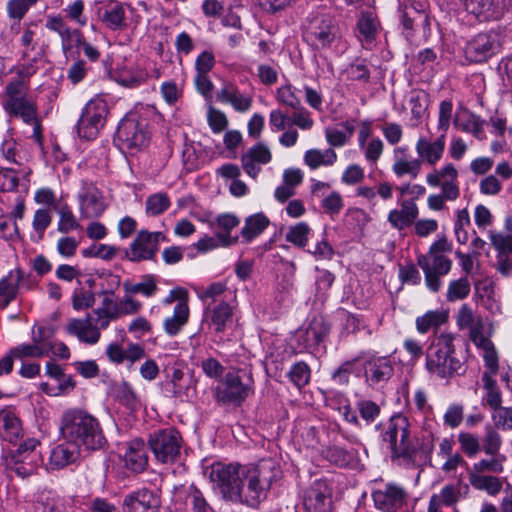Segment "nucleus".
Segmentation results:
<instances>
[{
    "label": "nucleus",
    "mask_w": 512,
    "mask_h": 512,
    "mask_svg": "<svg viewBox=\"0 0 512 512\" xmlns=\"http://www.w3.org/2000/svg\"><path fill=\"white\" fill-rule=\"evenodd\" d=\"M268 493L272 484L282 477L280 465L273 459H263L254 467L246 468Z\"/></svg>",
    "instance_id": "nucleus-26"
},
{
    "label": "nucleus",
    "mask_w": 512,
    "mask_h": 512,
    "mask_svg": "<svg viewBox=\"0 0 512 512\" xmlns=\"http://www.w3.org/2000/svg\"><path fill=\"white\" fill-rule=\"evenodd\" d=\"M288 376L296 387L302 388L309 383L310 368L305 362H297L291 367Z\"/></svg>",
    "instance_id": "nucleus-58"
},
{
    "label": "nucleus",
    "mask_w": 512,
    "mask_h": 512,
    "mask_svg": "<svg viewBox=\"0 0 512 512\" xmlns=\"http://www.w3.org/2000/svg\"><path fill=\"white\" fill-rule=\"evenodd\" d=\"M505 461L506 456L503 454H496V456H491L489 459H481L473 464V471L470 474H482L485 472L500 474L504 470Z\"/></svg>",
    "instance_id": "nucleus-45"
},
{
    "label": "nucleus",
    "mask_w": 512,
    "mask_h": 512,
    "mask_svg": "<svg viewBox=\"0 0 512 512\" xmlns=\"http://www.w3.org/2000/svg\"><path fill=\"white\" fill-rule=\"evenodd\" d=\"M217 101L230 104L237 112H247L251 106L253 99L250 95L240 92L238 87L231 82H225L222 88L217 92Z\"/></svg>",
    "instance_id": "nucleus-25"
},
{
    "label": "nucleus",
    "mask_w": 512,
    "mask_h": 512,
    "mask_svg": "<svg viewBox=\"0 0 512 512\" xmlns=\"http://www.w3.org/2000/svg\"><path fill=\"white\" fill-rule=\"evenodd\" d=\"M272 159V154L269 148L259 142L248 149L246 153L241 156V164L244 171L252 178H256L261 171L259 165L268 164Z\"/></svg>",
    "instance_id": "nucleus-23"
},
{
    "label": "nucleus",
    "mask_w": 512,
    "mask_h": 512,
    "mask_svg": "<svg viewBox=\"0 0 512 512\" xmlns=\"http://www.w3.org/2000/svg\"><path fill=\"white\" fill-rule=\"evenodd\" d=\"M400 17H410L425 25L429 24L425 5L415 0H405L399 7Z\"/></svg>",
    "instance_id": "nucleus-44"
},
{
    "label": "nucleus",
    "mask_w": 512,
    "mask_h": 512,
    "mask_svg": "<svg viewBox=\"0 0 512 512\" xmlns=\"http://www.w3.org/2000/svg\"><path fill=\"white\" fill-rule=\"evenodd\" d=\"M125 20V11L124 8L116 4L110 9H107L103 14V22L110 29H118L123 26Z\"/></svg>",
    "instance_id": "nucleus-63"
},
{
    "label": "nucleus",
    "mask_w": 512,
    "mask_h": 512,
    "mask_svg": "<svg viewBox=\"0 0 512 512\" xmlns=\"http://www.w3.org/2000/svg\"><path fill=\"white\" fill-rule=\"evenodd\" d=\"M310 234V227L305 222H299L289 228L286 234V240L293 245L302 248L308 242V235Z\"/></svg>",
    "instance_id": "nucleus-51"
},
{
    "label": "nucleus",
    "mask_w": 512,
    "mask_h": 512,
    "mask_svg": "<svg viewBox=\"0 0 512 512\" xmlns=\"http://www.w3.org/2000/svg\"><path fill=\"white\" fill-rule=\"evenodd\" d=\"M512 10V0H488L487 21L500 20Z\"/></svg>",
    "instance_id": "nucleus-61"
},
{
    "label": "nucleus",
    "mask_w": 512,
    "mask_h": 512,
    "mask_svg": "<svg viewBox=\"0 0 512 512\" xmlns=\"http://www.w3.org/2000/svg\"><path fill=\"white\" fill-rule=\"evenodd\" d=\"M161 239H164L161 232L140 231L126 250L127 258L133 262L153 259Z\"/></svg>",
    "instance_id": "nucleus-17"
},
{
    "label": "nucleus",
    "mask_w": 512,
    "mask_h": 512,
    "mask_svg": "<svg viewBox=\"0 0 512 512\" xmlns=\"http://www.w3.org/2000/svg\"><path fill=\"white\" fill-rule=\"evenodd\" d=\"M182 443L180 432L168 427L151 433L147 445L157 462L171 464L179 459Z\"/></svg>",
    "instance_id": "nucleus-8"
},
{
    "label": "nucleus",
    "mask_w": 512,
    "mask_h": 512,
    "mask_svg": "<svg viewBox=\"0 0 512 512\" xmlns=\"http://www.w3.org/2000/svg\"><path fill=\"white\" fill-rule=\"evenodd\" d=\"M108 104L100 96L92 98L83 108L76 125L80 138L94 140L106 123Z\"/></svg>",
    "instance_id": "nucleus-9"
},
{
    "label": "nucleus",
    "mask_w": 512,
    "mask_h": 512,
    "mask_svg": "<svg viewBox=\"0 0 512 512\" xmlns=\"http://www.w3.org/2000/svg\"><path fill=\"white\" fill-rule=\"evenodd\" d=\"M502 445V438L500 434L491 427L486 428V433L483 439V451L486 455L496 456L500 454Z\"/></svg>",
    "instance_id": "nucleus-62"
},
{
    "label": "nucleus",
    "mask_w": 512,
    "mask_h": 512,
    "mask_svg": "<svg viewBox=\"0 0 512 512\" xmlns=\"http://www.w3.org/2000/svg\"><path fill=\"white\" fill-rule=\"evenodd\" d=\"M39 444L34 438L25 440L16 450L10 451L7 467L21 478L36 474L42 464L41 453L37 450Z\"/></svg>",
    "instance_id": "nucleus-10"
},
{
    "label": "nucleus",
    "mask_w": 512,
    "mask_h": 512,
    "mask_svg": "<svg viewBox=\"0 0 512 512\" xmlns=\"http://www.w3.org/2000/svg\"><path fill=\"white\" fill-rule=\"evenodd\" d=\"M75 387V383L70 375L64 374L59 380L56 381V385H50L47 382L40 384V388L49 396H58L61 394L72 391Z\"/></svg>",
    "instance_id": "nucleus-49"
},
{
    "label": "nucleus",
    "mask_w": 512,
    "mask_h": 512,
    "mask_svg": "<svg viewBox=\"0 0 512 512\" xmlns=\"http://www.w3.org/2000/svg\"><path fill=\"white\" fill-rule=\"evenodd\" d=\"M239 237L228 236L227 234H216L214 236H205L201 238L195 247L199 252L205 253L218 247H230L236 244Z\"/></svg>",
    "instance_id": "nucleus-38"
},
{
    "label": "nucleus",
    "mask_w": 512,
    "mask_h": 512,
    "mask_svg": "<svg viewBox=\"0 0 512 512\" xmlns=\"http://www.w3.org/2000/svg\"><path fill=\"white\" fill-rule=\"evenodd\" d=\"M445 150V134L442 133L435 141L420 137L416 143V152L421 162L431 166L440 161Z\"/></svg>",
    "instance_id": "nucleus-27"
},
{
    "label": "nucleus",
    "mask_w": 512,
    "mask_h": 512,
    "mask_svg": "<svg viewBox=\"0 0 512 512\" xmlns=\"http://www.w3.org/2000/svg\"><path fill=\"white\" fill-rule=\"evenodd\" d=\"M125 467L132 472L141 473L148 466L147 444L140 438L128 442L123 456Z\"/></svg>",
    "instance_id": "nucleus-24"
},
{
    "label": "nucleus",
    "mask_w": 512,
    "mask_h": 512,
    "mask_svg": "<svg viewBox=\"0 0 512 512\" xmlns=\"http://www.w3.org/2000/svg\"><path fill=\"white\" fill-rule=\"evenodd\" d=\"M66 330L69 334L76 336L79 341L90 345L96 344L101 336L100 331L93 325L90 318L71 319Z\"/></svg>",
    "instance_id": "nucleus-32"
},
{
    "label": "nucleus",
    "mask_w": 512,
    "mask_h": 512,
    "mask_svg": "<svg viewBox=\"0 0 512 512\" xmlns=\"http://www.w3.org/2000/svg\"><path fill=\"white\" fill-rule=\"evenodd\" d=\"M244 474L245 467L239 464L218 462L212 464L209 478L225 500L235 503V500H240V486Z\"/></svg>",
    "instance_id": "nucleus-7"
},
{
    "label": "nucleus",
    "mask_w": 512,
    "mask_h": 512,
    "mask_svg": "<svg viewBox=\"0 0 512 512\" xmlns=\"http://www.w3.org/2000/svg\"><path fill=\"white\" fill-rule=\"evenodd\" d=\"M171 205L166 193H156L147 198L146 212L150 216H158L164 213Z\"/></svg>",
    "instance_id": "nucleus-50"
},
{
    "label": "nucleus",
    "mask_w": 512,
    "mask_h": 512,
    "mask_svg": "<svg viewBox=\"0 0 512 512\" xmlns=\"http://www.w3.org/2000/svg\"><path fill=\"white\" fill-rule=\"evenodd\" d=\"M447 321V314L442 311H428L423 316L417 317L416 328L417 330L425 334L431 329H437L439 326Z\"/></svg>",
    "instance_id": "nucleus-41"
},
{
    "label": "nucleus",
    "mask_w": 512,
    "mask_h": 512,
    "mask_svg": "<svg viewBox=\"0 0 512 512\" xmlns=\"http://www.w3.org/2000/svg\"><path fill=\"white\" fill-rule=\"evenodd\" d=\"M187 502L193 512H214L203 493L193 484L189 487Z\"/></svg>",
    "instance_id": "nucleus-52"
},
{
    "label": "nucleus",
    "mask_w": 512,
    "mask_h": 512,
    "mask_svg": "<svg viewBox=\"0 0 512 512\" xmlns=\"http://www.w3.org/2000/svg\"><path fill=\"white\" fill-rule=\"evenodd\" d=\"M471 291V284L467 277L452 280L448 284L446 300L455 302L465 299Z\"/></svg>",
    "instance_id": "nucleus-46"
},
{
    "label": "nucleus",
    "mask_w": 512,
    "mask_h": 512,
    "mask_svg": "<svg viewBox=\"0 0 512 512\" xmlns=\"http://www.w3.org/2000/svg\"><path fill=\"white\" fill-rule=\"evenodd\" d=\"M266 497L267 492L259 483V480H256L245 468V474L243 475V480L240 486V500H235V503L257 508L259 504L266 499Z\"/></svg>",
    "instance_id": "nucleus-22"
},
{
    "label": "nucleus",
    "mask_w": 512,
    "mask_h": 512,
    "mask_svg": "<svg viewBox=\"0 0 512 512\" xmlns=\"http://www.w3.org/2000/svg\"><path fill=\"white\" fill-rule=\"evenodd\" d=\"M22 279L21 269L11 270L0 279V310L7 308L16 299Z\"/></svg>",
    "instance_id": "nucleus-30"
},
{
    "label": "nucleus",
    "mask_w": 512,
    "mask_h": 512,
    "mask_svg": "<svg viewBox=\"0 0 512 512\" xmlns=\"http://www.w3.org/2000/svg\"><path fill=\"white\" fill-rule=\"evenodd\" d=\"M349 79L353 81H361L364 83L370 80V69L366 59H357L352 62L346 69Z\"/></svg>",
    "instance_id": "nucleus-54"
},
{
    "label": "nucleus",
    "mask_w": 512,
    "mask_h": 512,
    "mask_svg": "<svg viewBox=\"0 0 512 512\" xmlns=\"http://www.w3.org/2000/svg\"><path fill=\"white\" fill-rule=\"evenodd\" d=\"M304 39L316 50L331 48L340 39L339 28L332 17L317 16L306 27Z\"/></svg>",
    "instance_id": "nucleus-11"
},
{
    "label": "nucleus",
    "mask_w": 512,
    "mask_h": 512,
    "mask_svg": "<svg viewBox=\"0 0 512 512\" xmlns=\"http://www.w3.org/2000/svg\"><path fill=\"white\" fill-rule=\"evenodd\" d=\"M499 47L500 43L496 33H478L467 41L464 55L466 60L471 63H482L495 55Z\"/></svg>",
    "instance_id": "nucleus-16"
},
{
    "label": "nucleus",
    "mask_w": 512,
    "mask_h": 512,
    "mask_svg": "<svg viewBox=\"0 0 512 512\" xmlns=\"http://www.w3.org/2000/svg\"><path fill=\"white\" fill-rule=\"evenodd\" d=\"M426 182L431 187H441L440 194L428 197V207L440 211L445 207V201H455L460 196L458 171L454 164L447 163L441 169H434L426 175Z\"/></svg>",
    "instance_id": "nucleus-5"
},
{
    "label": "nucleus",
    "mask_w": 512,
    "mask_h": 512,
    "mask_svg": "<svg viewBox=\"0 0 512 512\" xmlns=\"http://www.w3.org/2000/svg\"><path fill=\"white\" fill-rule=\"evenodd\" d=\"M361 357H356L351 360H347L343 362L333 373L332 380L334 383L340 386H345L349 383L350 375L354 371V367L356 363L360 360Z\"/></svg>",
    "instance_id": "nucleus-59"
},
{
    "label": "nucleus",
    "mask_w": 512,
    "mask_h": 512,
    "mask_svg": "<svg viewBox=\"0 0 512 512\" xmlns=\"http://www.w3.org/2000/svg\"><path fill=\"white\" fill-rule=\"evenodd\" d=\"M60 431L65 441L85 451L100 450L107 443L99 420L84 409L66 410L61 417Z\"/></svg>",
    "instance_id": "nucleus-1"
},
{
    "label": "nucleus",
    "mask_w": 512,
    "mask_h": 512,
    "mask_svg": "<svg viewBox=\"0 0 512 512\" xmlns=\"http://www.w3.org/2000/svg\"><path fill=\"white\" fill-rule=\"evenodd\" d=\"M38 340L34 338V344H23L12 348L10 351L14 358L22 359L24 357L41 358L47 355V350L38 345Z\"/></svg>",
    "instance_id": "nucleus-53"
},
{
    "label": "nucleus",
    "mask_w": 512,
    "mask_h": 512,
    "mask_svg": "<svg viewBox=\"0 0 512 512\" xmlns=\"http://www.w3.org/2000/svg\"><path fill=\"white\" fill-rule=\"evenodd\" d=\"M469 482L474 488L485 490L490 495H496L502 489L501 481L491 475L469 474Z\"/></svg>",
    "instance_id": "nucleus-42"
},
{
    "label": "nucleus",
    "mask_w": 512,
    "mask_h": 512,
    "mask_svg": "<svg viewBox=\"0 0 512 512\" xmlns=\"http://www.w3.org/2000/svg\"><path fill=\"white\" fill-rule=\"evenodd\" d=\"M251 378L243 381L239 371L228 372L216 389V400L222 404L240 406L249 396L252 386Z\"/></svg>",
    "instance_id": "nucleus-12"
},
{
    "label": "nucleus",
    "mask_w": 512,
    "mask_h": 512,
    "mask_svg": "<svg viewBox=\"0 0 512 512\" xmlns=\"http://www.w3.org/2000/svg\"><path fill=\"white\" fill-rule=\"evenodd\" d=\"M330 326L323 316H315L308 327L302 332L300 339H303L305 348L317 347L328 335Z\"/></svg>",
    "instance_id": "nucleus-33"
},
{
    "label": "nucleus",
    "mask_w": 512,
    "mask_h": 512,
    "mask_svg": "<svg viewBox=\"0 0 512 512\" xmlns=\"http://www.w3.org/2000/svg\"><path fill=\"white\" fill-rule=\"evenodd\" d=\"M458 442L461 451L469 458L475 457L481 449L478 436L469 432H460L458 434Z\"/></svg>",
    "instance_id": "nucleus-55"
},
{
    "label": "nucleus",
    "mask_w": 512,
    "mask_h": 512,
    "mask_svg": "<svg viewBox=\"0 0 512 512\" xmlns=\"http://www.w3.org/2000/svg\"><path fill=\"white\" fill-rule=\"evenodd\" d=\"M160 498L153 491L143 488L125 496L123 512H158Z\"/></svg>",
    "instance_id": "nucleus-21"
},
{
    "label": "nucleus",
    "mask_w": 512,
    "mask_h": 512,
    "mask_svg": "<svg viewBox=\"0 0 512 512\" xmlns=\"http://www.w3.org/2000/svg\"><path fill=\"white\" fill-rule=\"evenodd\" d=\"M31 174L30 169L1 168L0 190L4 192L15 191L19 185V177L26 179Z\"/></svg>",
    "instance_id": "nucleus-40"
},
{
    "label": "nucleus",
    "mask_w": 512,
    "mask_h": 512,
    "mask_svg": "<svg viewBox=\"0 0 512 512\" xmlns=\"http://www.w3.org/2000/svg\"><path fill=\"white\" fill-rule=\"evenodd\" d=\"M123 289L127 294H142L149 298L157 292L158 286L152 275H146L143 277V281L139 283L124 282Z\"/></svg>",
    "instance_id": "nucleus-43"
},
{
    "label": "nucleus",
    "mask_w": 512,
    "mask_h": 512,
    "mask_svg": "<svg viewBox=\"0 0 512 512\" xmlns=\"http://www.w3.org/2000/svg\"><path fill=\"white\" fill-rule=\"evenodd\" d=\"M269 224L268 217L262 212L250 215L245 219L244 226L241 229L242 242L250 243L254 238L262 234Z\"/></svg>",
    "instance_id": "nucleus-34"
},
{
    "label": "nucleus",
    "mask_w": 512,
    "mask_h": 512,
    "mask_svg": "<svg viewBox=\"0 0 512 512\" xmlns=\"http://www.w3.org/2000/svg\"><path fill=\"white\" fill-rule=\"evenodd\" d=\"M456 324L460 330L468 329L469 337L473 343H486L483 333L484 323L480 315L476 314L468 304H463L457 312Z\"/></svg>",
    "instance_id": "nucleus-20"
},
{
    "label": "nucleus",
    "mask_w": 512,
    "mask_h": 512,
    "mask_svg": "<svg viewBox=\"0 0 512 512\" xmlns=\"http://www.w3.org/2000/svg\"><path fill=\"white\" fill-rule=\"evenodd\" d=\"M40 0H9L7 2L8 16L18 22L26 15L28 10Z\"/></svg>",
    "instance_id": "nucleus-56"
},
{
    "label": "nucleus",
    "mask_w": 512,
    "mask_h": 512,
    "mask_svg": "<svg viewBox=\"0 0 512 512\" xmlns=\"http://www.w3.org/2000/svg\"><path fill=\"white\" fill-rule=\"evenodd\" d=\"M23 437L21 420L11 409L0 410V438L15 443Z\"/></svg>",
    "instance_id": "nucleus-29"
},
{
    "label": "nucleus",
    "mask_w": 512,
    "mask_h": 512,
    "mask_svg": "<svg viewBox=\"0 0 512 512\" xmlns=\"http://www.w3.org/2000/svg\"><path fill=\"white\" fill-rule=\"evenodd\" d=\"M233 322V308L226 302H220L211 311L210 324L215 332L222 333Z\"/></svg>",
    "instance_id": "nucleus-36"
},
{
    "label": "nucleus",
    "mask_w": 512,
    "mask_h": 512,
    "mask_svg": "<svg viewBox=\"0 0 512 512\" xmlns=\"http://www.w3.org/2000/svg\"><path fill=\"white\" fill-rule=\"evenodd\" d=\"M35 512H71L66 501L60 497L48 496L38 501L35 505Z\"/></svg>",
    "instance_id": "nucleus-57"
},
{
    "label": "nucleus",
    "mask_w": 512,
    "mask_h": 512,
    "mask_svg": "<svg viewBox=\"0 0 512 512\" xmlns=\"http://www.w3.org/2000/svg\"><path fill=\"white\" fill-rule=\"evenodd\" d=\"M378 22L371 13H364L357 22L359 37L361 40L371 42L377 33Z\"/></svg>",
    "instance_id": "nucleus-47"
},
{
    "label": "nucleus",
    "mask_w": 512,
    "mask_h": 512,
    "mask_svg": "<svg viewBox=\"0 0 512 512\" xmlns=\"http://www.w3.org/2000/svg\"><path fill=\"white\" fill-rule=\"evenodd\" d=\"M54 210L59 215V222L57 227L59 232L66 234L72 230L81 228V224L78 222L67 203L55 204Z\"/></svg>",
    "instance_id": "nucleus-39"
},
{
    "label": "nucleus",
    "mask_w": 512,
    "mask_h": 512,
    "mask_svg": "<svg viewBox=\"0 0 512 512\" xmlns=\"http://www.w3.org/2000/svg\"><path fill=\"white\" fill-rule=\"evenodd\" d=\"M302 501L306 512H331L333 509L332 487L327 480H315L303 491Z\"/></svg>",
    "instance_id": "nucleus-15"
},
{
    "label": "nucleus",
    "mask_w": 512,
    "mask_h": 512,
    "mask_svg": "<svg viewBox=\"0 0 512 512\" xmlns=\"http://www.w3.org/2000/svg\"><path fill=\"white\" fill-rule=\"evenodd\" d=\"M277 100L293 110H299L302 106L301 99L296 95V88L291 85L278 88Z\"/></svg>",
    "instance_id": "nucleus-60"
},
{
    "label": "nucleus",
    "mask_w": 512,
    "mask_h": 512,
    "mask_svg": "<svg viewBox=\"0 0 512 512\" xmlns=\"http://www.w3.org/2000/svg\"><path fill=\"white\" fill-rule=\"evenodd\" d=\"M381 429L383 442L389 444L391 452L395 457L413 458L417 448L410 437V423L407 417L397 414L392 416L386 423L376 425Z\"/></svg>",
    "instance_id": "nucleus-4"
},
{
    "label": "nucleus",
    "mask_w": 512,
    "mask_h": 512,
    "mask_svg": "<svg viewBox=\"0 0 512 512\" xmlns=\"http://www.w3.org/2000/svg\"><path fill=\"white\" fill-rule=\"evenodd\" d=\"M324 455L327 460L339 467H347L354 461V453L340 446L328 447Z\"/></svg>",
    "instance_id": "nucleus-48"
},
{
    "label": "nucleus",
    "mask_w": 512,
    "mask_h": 512,
    "mask_svg": "<svg viewBox=\"0 0 512 512\" xmlns=\"http://www.w3.org/2000/svg\"><path fill=\"white\" fill-rule=\"evenodd\" d=\"M365 382L374 388L387 383L394 374V361L388 356L362 353Z\"/></svg>",
    "instance_id": "nucleus-13"
},
{
    "label": "nucleus",
    "mask_w": 512,
    "mask_h": 512,
    "mask_svg": "<svg viewBox=\"0 0 512 512\" xmlns=\"http://www.w3.org/2000/svg\"><path fill=\"white\" fill-rule=\"evenodd\" d=\"M28 86L22 80L9 82L5 87V111L12 117L21 118L24 123L34 122L38 115L37 104L27 94Z\"/></svg>",
    "instance_id": "nucleus-6"
},
{
    "label": "nucleus",
    "mask_w": 512,
    "mask_h": 512,
    "mask_svg": "<svg viewBox=\"0 0 512 512\" xmlns=\"http://www.w3.org/2000/svg\"><path fill=\"white\" fill-rule=\"evenodd\" d=\"M337 159L336 152L329 148L325 151L319 149L307 150L304 154V162L310 169H317L320 166H330Z\"/></svg>",
    "instance_id": "nucleus-37"
},
{
    "label": "nucleus",
    "mask_w": 512,
    "mask_h": 512,
    "mask_svg": "<svg viewBox=\"0 0 512 512\" xmlns=\"http://www.w3.org/2000/svg\"><path fill=\"white\" fill-rule=\"evenodd\" d=\"M189 307L187 301H179L173 310V315L164 321V330L170 336H175L188 322Z\"/></svg>",
    "instance_id": "nucleus-35"
},
{
    "label": "nucleus",
    "mask_w": 512,
    "mask_h": 512,
    "mask_svg": "<svg viewBox=\"0 0 512 512\" xmlns=\"http://www.w3.org/2000/svg\"><path fill=\"white\" fill-rule=\"evenodd\" d=\"M375 507L383 512H397L408 498L407 491L396 483H387L371 494Z\"/></svg>",
    "instance_id": "nucleus-18"
},
{
    "label": "nucleus",
    "mask_w": 512,
    "mask_h": 512,
    "mask_svg": "<svg viewBox=\"0 0 512 512\" xmlns=\"http://www.w3.org/2000/svg\"><path fill=\"white\" fill-rule=\"evenodd\" d=\"M78 198L83 218L100 217L106 209L103 194L93 183H83Z\"/></svg>",
    "instance_id": "nucleus-19"
},
{
    "label": "nucleus",
    "mask_w": 512,
    "mask_h": 512,
    "mask_svg": "<svg viewBox=\"0 0 512 512\" xmlns=\"http://www.w3.org/2000/svg\"><path fill=\"white\" fill-rule=\"evenodd\" d=\"M81 449L72 442L66 441L54 447L49 457V467L52 470L62 469L79 458Z\"/></svg>",
    "instance_id": "nucleus-28"
},
{
    "label": "nucleus",
    "mask_w": 512,
    "mask_h": 512,
    "mask_svg": "<svg viewBox=\"0 0 512 512\" xmlns=\"http://www.w3.org/2000/svg\"><path fill=\"white\" fill-rule=\"evenodd\" d=\"M452 251V243L442 235L434 241L426 254L417 258V264L424 273L425 283L432 292H438L442 287V277L452 269V260L445 254Z\"/></svg>",
    "instance_id": "nucleus-2"
},
{
    "label": "nucleus",
    "mask_w": 512,
    "mask_h": 512,
    "mask_svg": "<svg viewBox=\"0 0 512 512\" xmlns=\"http://www.w3.org/2000/svg\"><path fill=\"white\" fill-rule=\"evenodd\" d=\"M117 140L122 149H141L149 142V132L145 121H139L133 117L124 118L118 125Z\"/></svg>",
    "instance_id": "nucleus-14"
},
{
    "label": "nucleus",
    "mask_w": 512,
    "mask_h": 512,
    "mask_svg": "<svg viewBox=\"0 0 512 512\" xmlns=\"http://www.w3.org/2000/svg\"><path fill=\"white\" fill-rule=\"evenodd\" d=\"M418 207L413 200H404L401 209H393L388 214V222L399 231L411 226L418 217Z\"/></svg>",
    "instance_id": "nucleus-31"
},
{
    "label": "nucleus",
    "mask_w": 512,
    "mask_h": 512,
    "mask_svg": "<svg viewBox=\"0 0 512 512\" xmlns=\"http://www.w3.org/2000/svg\"><path fill=\"white\" fill-rule=\"evenodd\" d=\"M453 342V335L441 334L427 349L426 368L430 373L448 378L464 372L463 362L455 356Z\"/></svg>",
    "instance_id": "nucleus-3"
},
{
    "label": "nucleus",
    "mask_w": 512,
    "mask_h": 512,
    "mask_svg": "<svg viewBox=\"0 0 512 512\" xmlns=\"http://www.w3.org/2000/svg\"><path fill=\"white\" fill-rule=\"evenodd\" d=\"M491 244L498 252L497 254L510 255L512 254V235H503L493 231L489 232Z\"/></svg>",
    "instance_id": "nucleus-64"
}]
</instances>
